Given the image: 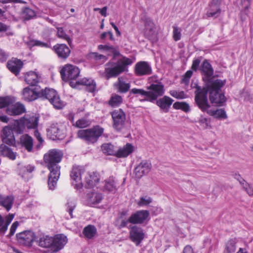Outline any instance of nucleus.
<instances>
[{"label": "nucleus", "instance_id": "nucleus-1", "mask_svg": "<svg viewBox=\"0 0 253 253\" xmlns=\"http://www.w3.org/2000/svg\"><path fill=\"white\" fill-rule=\"evenodd\" d=\"M225 83L226 80L212 79L208 81L205 87H202L196 82H192L191 87L195 89V94L197 91V87L194 86H197L201 89H203L206 92L207 95L208 92L209 93V99L212 104L221 105L225 101V97L223 93L220 92V91Z\"/></svg>", "mask_w": 253, "mask_h": 253}, {"label": "nucleus", "instance_id": "nucleus-2", "mask_svg": "<svg viewBox=\"0 0 253 253\" xmlns=\"http://www.w3.org/2000/svg\"><path fill=\"white\" fill-rule=\"evenodd\" d=\"M194 86L195 87V85ZM196 87L197 91L195 92V102L198 108L203 112H207L209 115L214 118L226 119L227 115L224 110L210 109L211 106L208 102L206 92L197 86H196Z\"/></svg>", "mask_w": 253, "mask_h": 253}, {"label": "nucleus", "instance_id": "nucleus-3", "mask_svg": "<svg viewBox=\"0 0 253 253\" xmlns=\"http://www.w3.org/2000/svg\"><path fill=\"white\" fill-rule=\"evenodd\" d=\"M132 63V60L126 57H123L117 62L109 61L105 65V76L108 79L116 77L126 71L127 66Z\"/></svg>", "mask_w": 253, "mask_h": 253}, {"label": "nucleus", "instance_id": "nucleus-4", "mask_svg": "<svg viewBox=\"0 0 253 253\" xmlns=\"http://www.w3.org/2000/svg\"><path fill=\"white\" fill-rule=\"evenodd\" d=\"M103 131L104 129L102 127L96 126L91 128L80 130L77 134L79 138L88 143H94L102 135Z\"/></svg>", "mask_w": 253, "mask_h": 253}, {"label": "nucleus", "instance_id": "nucleus-5", "mask_svg": "<svg viewBox=\"0 0 253 253\" xmlns=\"http://www.w3.org/2000/svg\"><path fill=\"white\" fill-rule=\"evenodd\" d=\"M63 154L60 150L57 149H51L48 151L44 155V160L50 171L52 170H60V167L58 164L61 161Z\"/></svg>", "mask_w": 253, "mask_h": 253}, {"label": "nucleus", "instance_id": "nucleus-6", "mask_svg": "<svg viewBox=\"0 0 253 253\" xmlns=\"http://www.w3.org/2000/svg\"><path fill=\"white\" fill-rule=\"evenodd\" d=\"M39 97H43L49 100L54 108L59 109L64 106V102L61 100L57 92L53 89L45 88L39 91Z\"/></svg>", "mask_w": 253, "mask_h": 253}, {"label": "nucleus", "instance_id": "nucleus-7", "mask_svg": "<svg viewBox=\"0 0 253 253\" xmlns=\"http://www.w3.org/2000/svg\"><path fill=\"white\" fill-rule=\"evenodd\" d=\"M147 97L141 100V101H147L151 102L157 100L158 97L162 96L165 93L164 86L163 84L158 81L154 82L147 87Z\"/></svg>", "mask_w": 253, "mask_h": 253}, {"label": "nucleus", "instance_id": "nucleus-8", "mask_svg": "<svg viewBox=\"0 0 253 253\" xmlns=\"http://www.w3.org/2000/svg\"><path fill=\"white\" fill-rule=\"evenodd\" d=\"M60 73L63 81H72L76 80L79 77L80 70L78 67L67 64L62 68Z\"/></svg>", "mask_w": 253, "mask_h": 253}, {"label": "nucleus", "instance_id": "nucleus-9", "mask_svg": "<svg viewBox=\"0 0 253 253\" xmlns=\"http://www.w3.org/2000/svg\"><path fill=\"white\" fill-rule=\"evenodd\" d=\"M142 20L144 23L145 36L152 42H156L158 40V33L155 24L149 17H145Z\"/></svg>", "mask_w": 253, "mask_h": 253}, {"label": "nucleus", "instance_id": "nucleus-10", "mask_svg": "<svg viewBox=\"0 0 253 253\" xmlns=\"http://www.w3.org/2000/svg\"><path fill=\"white\" fill-rule=\"evenodd\" d=\"M113 127L117 131H121L125 127L126 114L121 109L115 110L111 113Z\"/></svg>", "mask_w": 253, "mask_h": 253}, {"label": "nucleus", "instance_id": "nucleus-11", "mask_svg": "<svg viewBox=\"0 0 253 253\" xmlns=\"http://www.w3.org/2000/svg\"><path fill=\"white\" fill-rule=\"evenodd\" d=\"M84 172V169L80 166H74L70 173L72 181V183L76 189L82 187L83 183L82 179V174Z\"/></svg>", "mask_w": 253, "mask_h": 253}, {"label": "nucleus", "instance_id": "nucleus-12", "mask_svg": "<svg viewBox=\"0 0 253 253\" xmlns=\"http://www.w3.org/2000/svg\"><path fill=\"white\" fill-rule=\"evenodd\" d=\"M18 242L26 246H31L35 239L34 233L30 230H26L16 234Z\"/></svg>", "mask_w": 253, "mask_h": 253}, {"label": "nucleus", "instance_id": "nucleus-13", "mask_svg": "<svg viewBox=\"0 0 253 253\" xmlns=\"http://www.w3.org/2000/svg\"><path fill=\"white\" fill-rule=\"evenodd\" d=\"M152 169L151 163L147 160L141 161L135 168L134 174L138 178L147 174Z\"/></svg>", "mask_w": 253, "mask_h": 253}, {"label": "nucleus", "instance_id": "nucleus-14", "mask_svg": "<svg viewBox=\"0 0 253 253\" xmlns=\"http://www.w3.org/2000/svg\"><path fill=\"white\" fill-rule=\"evenodd\" d=\"M149 212L147 210H140L132 213L128 218L129 223L136 224H142L147 219Z\"/></svg>", "mask_w": 253, "mask_h": 253}, {"label": "nucleus", "instance_id": "nucleus-15", "mask_svg": "<svg viewBox=\"0 0 253 253\" xmlns=\"http://www.w3.org/2000/svg\"><path fill=\"white\" fill-rule=\"evenodd\" d=\"M134 73L137 76L149 75L152 74V70L150 65L147 62L140 61L135 65Z\"/></svg>", "mask_w": 253, "mask_h": 253}, {"label": "nucleus", "instance_id": "nucleus-16", "mask_svg": "<svg viewBox=\"0 0 253 253\" xmlns=\"http://www.w3.org/2000/svg\"><path fill=\"white\" fill-rule=\"evenodd\" d=\"M47 136L52 140L61 139L65 137L64 130L57 124H52L47 129Z\"/></svg>", "mask_w": 253, "mask_h": 253}, {"label": "nucleus", "instance_id": "nucleus-17", "mask_svg": "<svg viewBox=\"0 0 253 253\" xmlns=\"http://www.w3.org/2000/svg\"><path fill=\"white\" fill-rule=\"evenodd\" d=\"M145 234L142 229L136 226H133L129 231V238L137 246L139 245L144 239Z\"/></svg>", "mask_w": 253, "mask_h": 253}, {"label": "nucleus", "instance_id": "nucleus-18", "mask_svg": "<svg viewBox=\"0 0 253 253\" xmlns=\"http://www.w3.org/2000/svg\"><path fill=\"white\" fill-rule=\"evenodd\" d=\"M2 141L10 146H13L15 143V139L13 132L10 126H4L1 131Z\"/></svg>", "mask_w": 253, "mask_h": 253}, {"label": "nucleus", "instance_id": "nucleus-19", "mask_svg": "<svg viewBox=\"0 0 253 253\" xmlns=\"http://www.w3.org/2000/svg\"><path fill=\"white\" fill-rule=\"evenodd\" d=\"M53 48L58 57L62 59H67L71 53L70 49L65 44H56Z\"/></svg>", "mask_w": 253, "mask_h": 253}, {"label": "nucleus", "instance_id": "nucleus-20", "mask_svg": "<svg viewBox=\"0 0 253 253\" xmlns=\"http://www.w3.org/2000/svg\"><path fill=\"white\" fill-rule=\"evenodd\" d=\"M200 70L202 75L204 76L203 79L205 81L206 84L209 80L214 79V78H210L213 75V69L207 60H205L203 61Z\"/></svg>", "mask_w": 253, "mask_h": 253}, {"label": "nucleus", "instance_id": "nucleus-21", "mask_svg": "<svg viewBox=\"0 0 253 253\" xmlns=\"http://www.w3.org/2000/svg\"><path fill=\"white\" fill-rule=\"evenodd\" d=\"M25 111L24 106L19 102L10 105L6 110V113L10 116L20 115L24 113Z\"/></svg>", "mask_w": 253, "mask_h": 253}, {"label": "nucleus", "instance_id": "nucleus-22", "mask_svg": "<svg viewBox=\"0 0 253 253\" xmlns=\"http://www.w3.org/2000/svg\"><path fill=\"white\" fill-rule=\"evenodd\" d=\"M14 217V214L9 213L4 217L0 214V234L3 235L8 229V226Z\"/></svg>", "mask_w": 253, "mask_h": 253}, {"label": "nucleus", "instance_id": "nucleus-23", "mask_svg": "<svg viewBox=\"0 0 253 253\" xmlns=\"http://www.w3.org/2000/svg\"><path fill=\"white\" fill-rule=\"evenodd\" d=\"M53 244L52 246L55 248V251L57 252L63 248L67 243V238L63 234L56 235L53 238Z\"/></svg>", "mask_w": 253, "mask_h": 253}, {"label": "nucleus", "instance_id": "nucleus-24", "mask_svg": "<svg viewBox=\"0 0 253 253\" xmlns=\"http://www.w3.org/2000/svg\"><path fill=\"white\" fill-rule=\"evenodd\" d=\"M39 91L36 88L31 89L29 87H25L23 90L22 98L26 101H32L39 97Z\"/></svg>", "mask_w": 253, "mask_h": 253}, {"label": "nucleus", "instance_id": "nucleus-25", "mask_svg": "<svg viewBox=\"0 0 253 253\" xmlns=\"http://www.w3.org/2000/svg\"><path fill=\"white\" fill-rule=\"evenodd\" d=\"M23 66L22 62L16 58L12 59L7 62L8 69L15 75H17Z\"/></svg>", "mask_w": 253, "mask_h": 253}, {"label": "nucleus", "instance_id": "nucleus-26", "mask_svg": "<svg viewBox=\"0 0 253 253\" xmlns=\"http://www.w3.org/2000/svg\"><path fill=\"white\" fill-rule=\"evenodd\" d=\"M173 100L170 97L164 96L163 97L156 100V104L165 112H168Z\"/></svg>", "mask_w": 253, "mask_h": 253}, {"label": "nucleus", "instance_id": "nucleus-27", "mask_svg": "<svg viewBox=\"0 0 253 253\" xmlns=\"http://www.w3.org/2000/svg\"><path fill=\"white\" fill-rule=\"evenodd\" d=\"M21 122L28 129L36 128L38 125V118L35 116L24 117L21 119Z\"/></svg>", "mask_w": 253, "mask_h": 253}, {"label": "nucleus", "instance_id": "nucleus-28", "mask_svg": "<svg viewBox=\"0 0 253 253\" xmlns=\"http://www.w3.org/2000/svg\"><path fill=\"white\" fill-rule=\"evenodd\" d=\"M14 201V197L12 195L4 196L0 194V206L3 207L7 211L11 210Z\"/></svg>", "mask_w": 253, "mask_h": 253}, {"label": "nucleus", "instance_id": "nucleus-29", "mask_svg": "<svg viewBox=\"0 0 253 253\" xmlns=\"http://www.w3.org/2000/svg\"><path fill=\"white\" fill-rule=\"evenodd\" d=\"M21 145L24 147L28 152H31L33 150V139L29 135L25 134L21 136L20 138Z\"/></svg>", "mask_w": 253, "mask_h": 253}, {"label": "nucleus", "instance_id": "nucleus-30", "mask_svg": "<svg viewBox=\"0 0 253 253\" xmlns=\"http://www.w3.org/2000/svg\"><path fill=\"white\" fill-rule=\"evenodd\" d=\"M114 86L118 92L124 93L129 90L130 84L129 83H126L122 77H120L118 79V81L115 83Z\"/></svg>", "mask_w": 253, "mask_h": 253}, {"label": "nucleus", "instance_id": "nucleus-31", "mask_svg": "<svg viewBox=\"0 0 253 253\" xmlns=\"http://www.w3.org/2000/svg\"><path fill=\"white\" fill-rule=\"evenodd\" d=\"M104 190L115 193L117 191V183L114 176H110L104 181Z\"/></svg>", "mask_w": 253, "mask_h": 253}, {"label": "nucleus", "instance_id": "nucleus-32", "mask_svg": "<svg viewBox=\"0 0 253 253\" xmlns=\"http://www.w3.org/2000/svg\"><path fill=\"white\" fill-rule=\"evenodd\" d=\"M56 170H52L50 171V174L48 177V184L50 189L53 190L55 189L57 181L60 176V170L56 169Z\"/></svg>", "mask_w": 253, "mask_h": 253}, {"label": "nucleus", "instance_id": "nucleus-33", "mask_svg": "<svg viewBox=\"0 0 253 253\" xmlns=\"http://www.w3.org/2000/svg\"><path fill=\"white\" fill-rule=\"evenodd\" d=\"M134 151V147L130 143H127L123 147L120 148L115 154L119 158L126 157Z\"/></svg>", "mask_w": 253, "mask_h": 253}, {"label": "nucleus", "instance_id": "nucleus-34", "mask_svg": "<svg viewBox=\"0 0 253 253\" xmlns=\"http://www.w3.org/2000/svg\"><path fill=\"white\" fill-rule=\"evenodd\" d=\"M99 180V175L97 172L88 173L85 177V181L88 187L95 186Z\"/></svg>", "mask_w": 253, "mask_h": 253}, {"label": "nucleus", "instance_id": "nucleus-35", "mask_svg": "<svg viewBox=\"0 0 253 253\" xmlns=\"http://www.w3.org/2000/svg\"><path fill=\"white\" fill-rule=\"evenodd\" d=\"M223 0H212L210 4L209 14L211 16L219 14L221 12L220 4Z\"/></svg>", "mask_w": 253, "mask_h": 253}, {"label": "nucleus", "instance_id": "nucleus-36", "mask_svg": "<svg viewBox=\"0 0 253 253\" xmlns=\"http://www.w3.org/2000/svg\"><path fill=\"white\" fill-rule=\"evenodd\" d=\"M0 155L14 160L16 157V153L12 151L11 148L3 144H0Z\"/></svg>", "mask_w": 253, "mask_h": 253}, {"label": "nucleus", "instance_id": "nucleus-37", "mask_svg": "<svg viewBox=\"0 0 253 253\" xmlns=\"http://www.w3.org/2000/svg\"><path fill=\"white\" fill-rule=\"evenodd\" d=\"M78 84L84 85L86 86L87 89L91 92H93L96 88V84L91 79L86 78L78 80L76 82Z\"/></svg>", "mask_w": 253, "mask_h": 253}, {"label": "nucleus", "instance_id": "nucleus-38", "mask_svg": "<svg viewBox=\"0 0 253 253\" xmlns=\"http://www.w3.org/2000/svg\"><path fill=\"white\" fill-rule=\"evenodd\" d=\"M103 199V195L98 192H91L88 193L87 197V203L89 205H95L99 203Z\"/></svg>", "mask_w": 253, "mask_h": 253}, {"label": "nucleus", "instance_id": "nucleus-39", "mask_svg": "<svg viewBox=\"0 0 253 253\" xmlns=\"http://www.w3.org/2000/svg\"><path fill=\"white\" fill-rule=\"evenodd\" d=\"M25 81L28 84L36 85L39 82V77L35 72L30 71L25 75Z\"/></svg>", "mask_w": 253, "mask_h": 253}, {"label": "nucleus", "instance_id": "nucleus-40", "mask_svg": "<svg viewBox=\"0 0 253 253\" xmlns=\"http://www.w3.org/2000/svg\"><path fill=\"white\" fill-rule=\"evenodd\" d=\"M52 238L47 235H43L40 237L38 241L39 245L44 248H48L52 246L53 244Z\"/></svg>", "mask_w": 253, "mask_h": 253}, {"label": "nucleus", "instance_id": "nucleus-41", "mask_svg": "<svg viewBox=\"0 0 253 253\" xmlns=\"http://www.w3.org/2000/svg\"><path fill=\"white\" fill-rule=\"evenodd\" d=\"M123 101V99L121 96L117 94H113L109 101V104L112 107H117L122 103Z\"/></svg>", "mask_w": 253, "mask_h": 253}, {"label": "nucleus", "instance_id": "nucleus-42", "mask_svg": "<svg viewBox=\"0 0 253 253\" xmlns=\"http://www.w3.org/2000/svg\"><path fill=\"white\" fill-rule=\"evenodd\" d=\"M83 233L86 238L91 239L96 233V229L94 226L89 225L84 228Z\"/></svg>", "mask_w": 253, "mask_h": 253}, {"label": "nucleus", "instance_id": "nucleus-43", "mask_svg": "<svg viewBox=\"0 0 253 253\" xmlns=\"http://www.w3.org/2000/svg\"><path fill=\"white\" fill-rule=\"evenodd\" d=\"M11 127L12 131H15L17 133L21 134L23 132L24 129V126L21 122V119L18 120H16L14 122L9 125Z\"/></svg>", "mask_w": 253, "mask_h": 253}, {"label": "nucleus", "instance_id": "nucleus-44", "mask_svg": "<svg viewBox=\"0 0 253 253\" xmlns=\"http://www.w3.org/2000/svg\"><path fill=\"white\" fill-rule=\"evenodd\" d=\"M237 241L236 239L229 240L226 244L225 253H233L236 250V244Z\"/></svg>", "mask_w": 253, "mask_h": 253}, {"label": "nucleus", "instance_id": "nucleus-45", "mask_svg": "<svg viewBox=\"0 0 253 253\" xmlns=\"http://www.w3.org/2000/svg\"><path fill=\"white\" fill-rule=\"evenodd\" d=\"M15 99L13 97L9 96L0 97V108H4L6 106H9L10 105L14 103Z\"/></svg>", "mask_w": 253, "mask_h": 253}, {"label": "nucleus", "instance_id": "nucleus-46", "mask_svg": "<svg viewBox=\"0 0 253 253\" xmlns=\"http://www.w3.org/2000/svg\"><path fill=\"white\" fill-rule=\"evenodd\" d=\"M98 48L100 50H105L112 52L114 54V57L118 56L120 54V52L118 49L112 46L100 44L98 46Z\"/></svg>", "mask_w": 253, "mask_h": 253}, {"label": "nucleus", "instance_id": "nucleus-47", "mask_svg": "<svg viewBox=\"0 0 253 253\" xmlns=\"http://www.w3.org/2000/svg\"><path fill=\"white\" fill-rule=\"evenodd\" d=\"M57 35L58 38L66 41L70 45L72 43V40L70 37L66 34L62 28H57Z\"/></svg>", "mask_w": 253, "mask_h": 253}, {"label": "nucleus", "instance_id": "nucleus-48", "mask_svg": "<svg viewBox=\"0 0 253 253\" xmlns=\"http://www.w3.org/2000/svg\"><path fill=\"white\" fill-rule=\"evenodd\" d=\"M114 146L111 144H104L101 146L103 152L107 155H115L116 152L113 150Z\"/></svg>", "mask_w": 253, "mask_h": 253}, {"label": "nucleus", "instance_id": "nucleus-49", "mask_svg": "<svg viewBox=\"0 0 253 253\" xmlns=\"http://www.w3.org/2000/svg\"><path fill=\"white\" fill-rule=\"evenodd\" d=\"M173 107L176 109H181L185 112L190 111V106L185 102H176L173 104Z\"/></svg>", "mask_w": 253, "mask_h": 253}, {"label": "nucleus", "instance_id": "nucleus-50", "mask_svg": "<svg viewBox=\"0 0 253 253\" xmlns=\"http://www.w3.org/2000/svg\"><path fill=\"white\" fill-rule=\"evenodd\" d=\"M35 167L32 165H27L19 169V174L22 178H24L26 173H31L34 171Z\"/></svg>", "mask_w": 253, "mask_h": 253}, {"label": "nucleus", "instance_id": "nucleus-51", "mask_svg": "<svg viewBox=\"0 0 253 253\" xmlns=\"http://www.w3.org/2000/svg\"><path fill=\"white\" fill-rule=\"evenodd\" d=\"M89 56L91 58H93L97 61H101L102 62H104L107 60V58L106 56L99 54L97 52H91L89 54Z\"/></svg>", "mask_w": 253, "mask_h": 253}, {"label": "nucleus", "instance_id": "nucleus-52", "mask_svg": "<svg viewBox=\"0 0 253 253\" xmlns=\"http://www.w3.org/2000/svg\"><path fill=\"white\" fill-rule=\"evenodd\" d=\"M90 122L85 119H81L78 120L76 122L75 126L78 128H84L89 126Z\"/></svg>", "mask_w": 253, "mask_h": 253}, {"label": "nucleus", "instance_id": "nucleus-53", "mask_svg": "<svg viewBox=\"0 0 253 253\" xmlns=\"http://www.w3.org/2000/svg\"><path fill=\"white\" fill-rule=\"evenodd\" d=\"M152 202L151 197L148 196L142 197L140 198V200L138 202L137 204L139 206H144L148 205Z\"/></svg>", "mask_w": 253, "mask_h": 253}, {"label": "nucleus", "instance_id": "nucleus-54", "mask_svg": "<svg viewBox=\"0 0 253 253\" xmlns=\"http://www.w3.org/2000/svg\"><path fill=\"white\" fill-rule=\"evenodd\" d=\"M169 94L170 95L177 99H183L185 97V94L184 91H177L172 90L169 91Z\"/></svg>", "mask_w": 253, "mask_h": 253}, {"label": "nucleus", "instance_id": "nucleus-55", "mask_svg": "<svg viewBox=\"0 0 253 253\" xmlns=\"http://www.w3.org/2000/svg\"><path fill=\"white\" fill-rule=\"evenodd\" d=\"M76 204L75 201H69L67 204V211L69 213L71 218L73 217V211L75 208Z\"/></svg>", "mask_w": 253, "mask_h": 253}, {"label": "nucleus", "instance_id": "nucleus-56", "mask_svg": "<svg viewBox=\"0 0 253 253\" xmlns=\"http://www.w3.org/2000/svg\"><path fill=\"white\" fill-rule=\"evenodd\" d=\"M29 45L30 46H39L46 47H49L47 43L43 42L40 41L34 40H31L29 42Z\"/></svg>", "mask_w": 253, "mask_h": 253}, {"label": "nucleus", "instance_id": "nucleus-57", "mask_svg": "<svg viewBox=\"0 0 253 253\" xmlns=\"http://www.w3.org/2000/svg\"><path fill=\"white\" fill-rule=\"evenodd\" d=\"M173 38L174 41H177L181 38V30L177 26H173Z\"/></svg>", "mask_w": 253, "mask_h": 253}, {"label": "nucleus", "instance_id": "nucleus-58", "mask_svg": "<svg viewBox=\"0 0 253 253\" xmlns=\"http://www.w3.org/2000/svg\"><path fill=\"white\" fill-rule=\"evenodd\" d=\"M251 0H241V6L242 10L245 11V14L246 13V11L248 10L251 5Z\"/></svg>", "mask_w": 253, "mask_h": 253}, {"label": "nucleus", "instance_id": "nucleus-59", "mask_svg": "<svg viewBox=\"0 0 253 253\" xmlns=\"http://www.w3.org/2000/svg\"><path fill=\"white\" fill-rule=\"evenodd\" d=\"M130 94L132 93V94H139L141 95L145 96V98H147V91H145L142 89H137V88H132L130 90Z\"/></svg>", "mask_w": 253, "mask_h": 253}, {"label": "nucleus", "instance_id": "nucleus-60", "mask_svg": "<svg viewBox=\"0 0 253 253\" xmlns=\"http://www.w3.org/2000/svg\"><path fill=\"white\" fill-rule=\"evenodd\" d=\"M192 71H187L184 75L183 78L182 79V82L186 84H188L189 82V80L192 75Z\"/></svg>", "mask_w": 253, "mask_h": 253}, {"label": "nucleus", "instance_id": "nucleus-61", "mask_svg": "<svg viewBox=\"0 0 253 253\" xmlns=\"http://www.w3.org/2000/svg\"><path fill=\"white\" fill-rule=\"evenodd\" d=\"M19 222L17 221H15L14 222H13L12 223V224L11 225V226L10 227V232L8 235L9 237H11L14 234L18 226H19Z\"/></svg>", "mask_w": 253, "mask_h": 253}, {"label": "nucleus", "instance_id": "nucleus-62", "mask_svg": "<svg viewBox=\"0 0 253 253\" xmlns=\"http://www.w3.org/2000/svg\"><path fill=\"white\" fill-rule=\"evenodd\" d=\"M22 13L24 16H36L35 11L29 7H25L23 8Z\"/></svg>", "mask_w": 253, "mask_h": 253}, {"label": "nucleus", "instance_id": "nucleus-63", "mask_svg": "<svg viewBox=\"0 0 253 253\" xmlns=\"http://www.w3.org/2000/svg\"><path fill=\"white\" fill-rule=\"evenodd\" d=\"M201 63V59L200 58H196L193 60L192 65V69L196 71L200 66V64Z\"/></svg>", "mask_w": 253, "mask_h": 253}, {"label": "nucleus", "instance_id": "nucleus-64", "mask_svg": "<svg viewBox=\"0 0 253 253\" xmlns=\"http://www.w3.org/2000/svg\"><path fill=\"white\" fill-rule=\"evenodd\" d=\"M199 123L203 129L208 128L209 123L207 118L201 117L199 120Z\"/></svg>", "mask_w": 253, "mask_h": 253}]
</instances>
